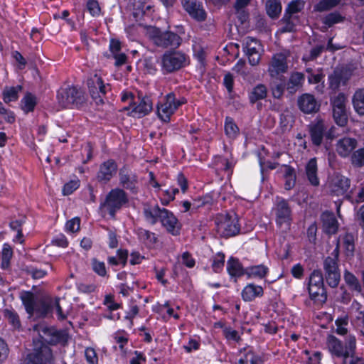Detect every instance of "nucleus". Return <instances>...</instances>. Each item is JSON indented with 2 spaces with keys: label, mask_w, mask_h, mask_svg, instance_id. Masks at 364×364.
Here are the masks:
<instances>
[{
  "label": "nucleus",
  "mask_w": 364,
  "mask_h": 364,
  "mask_svg": "<svg viewBox=\"0 0 364 364\" xmlns=\"http://www.w3.org/2000/svg\"><path fill=\"white\" fill-rule=\"evenodd\" d=\"M45 336L49 338H44L40 335L43 341L39 346L36 343L33 352L29 353L23 364H51L53 361L52 350L44 343L55 346L65 345L68 341V333L65 330H57L51 327H43L41 330Z\"/></svg>",
  "instance_id": "f257e3e1"
},
{
  "label": "nucleus",
  "mask_w": 364,
  "mask_h": 364,
  "mask_svg": "<svg viewBox=\"0 0 364 364\" xmlns=\"http://www.w3.org/2000/svg\"><path fill=\"white\" fill-rule=\"evenodd\" d=\"M142 213L148 224L154 225L160 223L167 233L175 237L181 235L183 225L171 210L160 207L158 203H145Z\"/></svg>",
  "instance_id": "f03ea898"
},
{
  "label": "nucleus",
  "mask_w": 364,
  "mask_h": 364,
  "mask_svg": "<svg viewBox=\"0 0 364 364\" xmlns=\"http://www.w3.org/2000/svg\"><path fill=\"white\" fill-rule=\"evenodd\" d=\"M177 32L166 30L163 31L160 28L153 27L149 31V38L156 47L161 48L176 49L182 43L181 34H184L183 26H177Z\"/></svg>",
  "instance_id": "7ed1b4c3"
},
{
  "label": "nucleus",
  "mask_w": 364,
  "mask_h": 364,
  "mask_svg": "<svg viewBox=\"0 0 364 364\" xmlns=\"http://www.w3.org/2000/svg\"><path fill=\"white\" fill-rule=\"evenodd\" d=\"M326 346L332 358H341L345 363L352 354H355L356 338L355 336L349 334L342 341L333 335H328Z\"/></svg>",
  "instance_id": "20e7f679"
},
{
  "label": "nucleus",
  "mask_w": 364,
  "mask_h": 364,
  "mask_svg": "<svg viewBox=\"0 0 364 364\" xmlns=\"http://www.w3.org/2000/svg\"><path fill=\"white\" fill-rule=\"evenodd\" d=\"M128 202L127 192L120 188H114L107 193L105 200L100 203L99 208L104 217L108 215L109 218L114 220L116 218L117 213Z\"/></svg>",
  "instance_id": "39448f33"
},
{
  "label": "nucleus",
  "mask_w": 364,
  "mask_h": 364,
  "mask_svg": "<svg viewBox=\"0 0 364 364\" xmlns=\"http://www.w3.org/2000/svg\"><path fill=\"white\" fill-rule=\"evenodd\" d=\"M56 97L58 104L63 108L79 109L86 101L84 90L74 85L60 87L57 91Z\"/></svg>",
  "instance_id": "423d86ee"
},
{
  "label": "nucleus",
  "mask_w": 364,
  "mask_h": 364,
  "mask_svg": "<svg viewBox=\"0 0 364 364\" xmlns=\"http://www.w3.org/2000/svg\"><path fill=\"white\" fill-rule=\"evenodd\" d=\"M185 97L176 98L174 92L167 93L156 105V113L159 119L164 122L169 123L171 116L175 114L177 109L182 105L187 103Z\"/></svg>",
  "instance_id": "0eeeda50"
},
{
  "label": "nucleus",
  "mask_w": 364,
  "mask_h": 364,
  "mask_svg": "<svg viewBox=\"0 0 364 364\" xmlns=\"http://www.w3.org/2000/svg\"><path fill=\"white\" fill-rule=\"evenodd\" d=\"M20 299L26 312L30 316L36 315L38 317L45 318L53 309L52 304L44 299L37 302L36 296L31 291H23L20 294Z\"/></svg>",
  "instance_id": "6e6552de"
},
{
  "label": "nucleus",
  "mask_w": 364,
  "mask_h": 364,
  "mask_svg": "<svg viewBox=\"0 0 364 364\" xmlns=\"http://www.w3.org/2000/svg\"><path fill=\"white\" fill-rule=\"evenodd\" d=\"M216 231L221 237L229 238L240 232V224L237 215L230 213L219 214L215 220Z\"/></svg>",
  "instance_id": "1a4fd4ad"
},
{
  "label": "nucleus",
  "mask_w": 364,
  "mask_h": 364,
  "mask_svg": "<svg viewBox=\"0 0 364 364\" xmlns=\"http://www.w3.org/2000/svg\"><path fill=\"white\" fill-rule=\"evenodd\" d=\"M189 57L181 51H166L161 57V70L164 74L176 72L188 64Z\"/></svg>",
  "instance_id": "9d476101"
},
{
  "label": "nucleus",
  "mask_w": 364,
  "mask_h": 364,
  "mask_svg": "<svg viewBox=\"0 0 364 364\" xmlns=\"http://www.w3.org/2000/svg\"><path fill=\"white\" fill-rule=\"evenodd\" d=\"M87 86L89 93L96 105H104V98L107 95V87L109 86V84H105L100 75L94 74L87 80Z\"/></svg>",
  "instance_id": "9b49d317"
},
{
  "label": "nucleus",
  "mask_w": 364,
  "mask_h": 364,
  "mask_svg": "<svg viewBox=\"0 0 364 364\" xmlns=\"http://www.w3.org/2000/svg\"><path fill=\"white\" fill-rule=\"evenodd\" d=\"M308 131L311 144L316 147L321 146L324 138L327 139L333 138L331 130L327 131V127L321 119H316L311 122L308 126Z\"/></svg>",
  "instance_id": "f8f14e48"
},
{
  "label": "nucleus",
  "mask_w": 364,
  "mask_h": 364,
  "mask_svg": "<svg viewBox=\"0 0 364 364\" xmlns=\"http://www.w3.org/2000/svg\"><path fill=\"white\" fill-rule=\"evenodd\" d=\"M274 214L277 227L282 228L285 225L288 228H290L293 220L292 210L287 200L282 197H277Z\"/></svg>",
  "instance_id": "ddd939ff"
},
{
  "label": "nucleus",
  "mask_w": 364,
  "mask_h": 364,
  "mask_svg": "<svg viewBox=\"0 0 364 364\" xmlns=\"http://www.w3.org/2000/svg\"><path fill=\"white\" fill-rule=\"evenodd\" d=\"M119 182L122 189L132 194L139 192L138 176L126 166H123L119 171Z\"/></svg>",
  "instance_id": "4468645a"
},
{
  "label": "nucleus",
  "mask_w": 364,
  "mask_h": 364,
  "mask_svg": "<svg viewBox=\"0 0 364 364\" xmlns=\"http://www.w3.org/2000/svg\"><path fill=\"white\" fill-rule=\"evenodd\" d=\"M153 109L152 101L150 97L144 96L139 97L138 102H132L124 110H131L130 115L136 118H141L149 114Z\"/></svg>",
  "instance_id": "2eb2a0df"
},
{
  "label": "nucleus",
  "mask_w": 364,
  "mask_h": 364,
  "mask_svg": "<svg viewBox=\"0 0 364 364\" xmlns=\"http://www.w3.org/2000/svg\"><path fill=\"white\" fill-rule=\"evenodd\" d=\"M118 166L117 162L109 159L100 164L99 169L96 173V179L100 184L108 183L117 174Z\"/></svg>",
  "instance_id": "dca6fc26"
},
{
  "label": "nucleus",
  "mask_w": 364,
  "mask_h": 364,
  "mask_svg": "<svg viewBox=\"0 0 364 364\" xmlns=\"http://www.w3.org/2000/svg\"><path fill=\"white\" fill-rule=\"evenodd\" d=\"M288 63L287 57L283 53H277L273 55L269 65L268 73L271 77H277L283 75L282 74L287 72Z\"/></svg>",
  "instance_id": "f3484780"
},
{
  "label": "nucleus",
  "mask_w": 364,
  "mask_h": 364,
  "mask_svg": "<svg viewBox=\"0 0 364 364\" xmlns=\"http://www.w3.org/2000/svg\"><path fill=\"white\" fill-rule=\"evenodd\" d=\"M183 9L189 16L197 22H203L207 18L203 4L198 0H181Z\"/></svg>",
  "instance_id": "a211bd4d"
},
{
  "label": "nucleus",
  "mask_w": 364,
  "mask_h": 364,
  "mask_svg": "<svg viewBox=\"0 0 364 364\" xmlns=\"http://www.w3.org/2000/svg\"><path fill=\"white\" fill-rule=\"evenodd\" d=\"M323 232L331 237L336 235L339 229L338 221L333 212L323 211L320 216Z\"/></svg>",
  "instance_id": "6ab92c4d"
},
{
  "label": "nucleus",
  "mask_w": 364,
  "mask_h": 364,
  "mask_svg": "<svg viewBox=\"0 0 364 364\" xmlns=\"http://www.w3.org/2000/svg\"><path fill=\"white\" fill-rule=\"evenodd\" d=\"M328 262H323V267L324 271L323 277L327 284L331 288H336L341 281V272L339 264H335L331 260Z\"/></svg>",
  "instance_id": "aec40b11"
},
{
  "label": "nucleus",
  "mask_w": 364,
  "mask_h": 364,
  "mask_svg": "<svg viewBox=\"0 0 364 364\" xmlns=\"http://www.w3.org/2000/svg\"><path fill=\"white\" fill-rule=\"evenodd\" d=\"M297 106L304 114H314L319 111L321 105L314 95L310 93H304L297 99Z\"/></svg>",
  "instance_id": "412c9836"
},
{
  "label": "nucleus",
  "mask_w": 364,
  "mask_h": 364,
  "mask_svg": "<svg viewBox=\"0 0 364 364\" xmlns=\"http://www.w3.org/2000/svg\"><path fill=\"white\" fill-rule=\"evenodd\" d=\"M357 146L358 141L355 138L343 136L337 141L336 151L340 157L346 159L350 156Z\"/></svg>",
  "instance_id": "4be33fe9"
},
{
  "label": "nucleus",
  "mask_w": 364,
  "mask_h": 364,
  "mask_svg": "<svg viewBox=\"0 0 364 364\" xmlns=\"http://www.w3.org/2000/svg\"><path fill=\"white\" fill-rule=\"evenodd\" d=\"M226 270L231 279L236 282L238 279L247 274V267L245 268L237 257L231 256L227 261Z\"/></svg>",
  "instance_id": "5701e85b"
},
{
  "label": "nucleus",
  "mask_w": 364,
  "mask_h": 364,
  "mask_svg": "<svg viewBox=\"0 0 364 364\" xmlns=\"http://www.w3.org/2000/svg\"><path fill=\"white\" fill-rule=\"evenodd\" d=\"M360 276L362 284L353 273L347 270L344 272L343 278L352 292H355L357 295L360 294L364 297V269L360 272Z\"/></svg>",
  "instance_id": "b1692460"
},
{
  "label": "nucleus",
  "mask_w": 364,
  "mask_h": 364,
  "mask_svg": "<svg viewBox=\"0 0 364 364\" xmlns=\"http://www.w3.org/2000/svg\"><path fill=\"white\" fill-rule=\"evenodd\" d=\"M350 186V180L343 175L336 176L331 184L332 196H341L347 193Z\"/></svg>",
  "instance_id": "393cba45"
},
{
  "label": "nucleus",
  "mask_w": 364,
  "mask_h": 364,
  "mask_svg": "<svg viewBox=\"0 0 364 364\" xmlns=\"http://www.w3.org/2000/svg\"><path fill=\"white\" fill-rule=\"evenodd\" d=\"M263 295V287L254 283L247 284L241 291V297L245 302L253 301L256 298L262 297Z\"/></svg>",
  "instance_id": "a878e982"
},
{
  "label": "nucleus",
  "mask_w": 364,
  "mask_h": 364,
  "mask_svg": "<svg viewBox=\"0 0 364 364\" xmlns=\"http://www.w3.org/2000/svg\"><path fill=\"white\" fill-rule=\"evenodd\" d=\"M305 82V75L300 72H293L291 73L288 80L286 79L287 90L290 95H294L304 85Z\"/></svg>",
  "instance_id": "bb28decb"
},
{
  "label": "nucleus",
  "mask_w": 364,
  "mask_h": 364,
  "mask_svg": "<svg viewBox=\"0 0 364 364\" xmlns=\"http://www.w3.org/2000/svg\"><path fill=\"white\" fill-rule=\"evenodd\" d=\"M305 174L309 183L314 187L320 185V179L318 176V164L316 157L310 159L305 166Z\"/></svg>",
  "instance_id": "cd10ccee"
},
{
  "label": "nucleus",
  "mask_w": 364,
  "mask_h": 364,
  "mask_svg": "<svg viewBox=\"0 0 364 364\" xmlns=\"http://www.w3.org/2000/svg\"><path fill=\"white\" fill-rule=\"evenodd\" d=\"M299 21V16H291L284 13L282 18L279 20L281 26L279 31L281 33H295L297 31L296 26Z\"/></svg>",
  "instance_id": "c85d7f7f"
},
{
  "label": "nucleus",
  "mask_w": 364,
  "mask_h": 364,
  "mask_svg": "<svg viewBox=\"0 0 364 364\" xmlns=\"http://www.w3.org/2000/svg\"><path fill=\"white\" fill-rule=\"evenodd\" d=\"M240 353L238 364H263L262 358L251 347L241 348Z\"/></svg>",
  "instance_id": "c756f323"
},
{
  "label": "nucleus",
  "mask_w": 364,
  "mask_h": 364,
  "mask_svg": "<svg viewBox=\"0 0 364 364\" xmlns=\"http://www.w3.org/2000/svg\"><path fill=\"white\" fill-rule=\"evenodd\" d=\"M272 78L269 87L272 97L274 99L280 100L287 90L286 77L284 75H280Z\"/></svg>",
  "instance_id": "7c9ffc66"
},
{
  "label": "nucleus",
  "mask_w": 364,
  "mask_h": 364,
  "mask_svg": "<svg viewBox=\"0 0 364 364\" xmlns=\"http://www.w3.org/2000/svg\"><path fill=\"white\" fill-rule=\"evenodd\" d=\"M311 300L316 304H323L327 301V290L325 287L308 286Z\"/></svg>",
  "instance_id": "2f4dec72"
},
{
  "label": "nucleus",
  "mask_w": 364,
  "mask_h": 364,
  "mask_svg": "<svg viewBox=\"0 0 364 364\" xmlns=\"http://www.w3.org/2000/svg\"><path fill=\"white\" fill-rule=\"evenodd\" d=\"M269 269L264 264L252 265L247 267V279H264L269 274Z\"/></svg>",
  "instance_id": "473e14b6"
},
{
  "label": "nucleus",
  "mask_w": 364,
  "mask_h": 364,
  "mask_svg": "<svg viewBox=\"0 0 364 364\" xmlns=\"http://www.w3.org/2000/svg\"><path fill=\"white\" fill-rule=\"evenodd\" d=\"M267 97V88L265 85L259 83L255 86L248 93V100L251 105H254L259 100H264Z\"/></svg>",
  "instance_id": "72a5a7b5"
},
{
  "label": "nucleus",
  "mask_w": 364,
  "mask_h": 364,
  "mask_svg": "<svg viewBox=\"0 0 364 364\" xmlns=\"http://www.w3.org/2000/svg\"><path fill=\"white\" fill-rule=\"evenodd\" d=\"M3 314L5 319L14 330L18 332L23 330L19 315L14 309H5Z\"/></svg>",
  "instance_id": "f704fd0d"
},
{
  "label": "nucleus",
  "mask_w": 364,
  "mask_h": 364,
  "mask_svg": "<svg viewBox=\"0 0 364 364\" xmlns=\"http://www.w3.org/2000/svg\"><path fill=\"white\" fill-rule=\"evenodd\" d=\"M23 89V86L18 85L16 86H5L2 91V99L6 104L16 102L18 99V93Z\"/></svg>",
  "instance_id": "c9c22d12"
},
{
  "label": "nucleus",
  "mask_w": 364,
  "mask_h": 364,
  "mask_svg": "<svg viewBox=\"0 0 364 364\" xmlns=\"http://www.w3.org/2000/svg\"><path fill=\"white\" fill-rule=\"evenodd\" d=\"M37 104L36 96L30 92H27L21 100V109L25 114H28L34 111Z\"/></svg>",
  "instance_id": "e433bc0d"
},
{
  "label": "nucleus",
  "mask_w": 364,
  "mask_h": 364,
  "mask_svg": "<svg viewBox=\"0 0 364 364\" xmlns=\"http://www.w3.org/2000/svg\"><path fill=\"white\" fill-rule=\"evenodd\" d=\"M282 167L284 168V188L287 191L291 190L295 186L296 181L295 169L293 166L287 164H283Z\"/></svg>",
  "instance_id": "4c0bfd02"
},
{
  "label": "nucleus",
  "mask_w": 364,
  "mask_h": 364,
  "mask_svg": "<svg viewBox=\"0 0 364 364\" xmlns=\"http://www.w3.org/2000/svg\"><path fill=\"white\" fill-rule=\"evenodd\" d=\"M224 131L228 138L235 139L240 134V129L235 122V119L227 116L225 119Z\"/></svg>",
  "instance_id": "58836bf2"
},
{
  "label": "nucleus",
  "mask_w": 364,
  "mask_h": 364,
  "mask_svg": "<svg viewBox=\"0 0 364 364\" xmlns=\"http://www.w3.org/2000/svg\"><path fill=\"white\" fill-rule=\"evenodd\" d=\"M265 9L267 14L270 18H278L282 9L280 0H267Z\"/></svg>",
  "instance_id": "ea45409f"
},
{
  "label": "nucleus",
  "mask_w": 364,
  "mask_h": 364,
  "mask_svg": "<svg viewBox=\"0 0 364 364\" xmlns=\"http://www.w3.org/2000/svg\"><path fill=\"white\" fill-rule=\"evenodd\" d=\"M355 112L360 116H364V88L358 89L352 99Z\"/></svg>",
  "instance_id": "a19ab883"
},
{
  "label": "nucleus",
  "mask_w": 364,
  "mask_h": 364,
  "mask_svg": "<svg viewBox=\"0 0 364 364\" xmlns=\"http://www.w3.org/2000/svg\"><path fill=\"white\" fill-rule=\"evenodd\" d=\"M136 234L140 240L151 246L155 245L159 241L158 237L154 232L143 228H138Z\"/></svg>",
  "instance_id": "79ce46f5"
},
{
  "label": "nucleus",
  "mask_w": 364,
  "mask_h": 364,
  "mask_svg": "<svg viewBox=\"0 0 364 364\" xmlns=\"http://www.w3.org/2000/svg\"><path fill=\"white\" fill-rule=\"evenodd\" d=\"M343 246L346 256H353L355 252V237L351 232H346L342 236Z\"/></svg>",
  "instance_id": "37998d69"
},
{
  "label": "nucleus",
  "mask_w": 364,
  "mask_h": 364,
  "mask_svg": "<svg viewBox=\"0 0 364 364\" xmlns=\"http://www.w3.org/2000/svg\"><path fill=\"white\" fill-rule=\"evenodd\" d=\"M214 203V198L212 193H207L205 195L198 196L193 199V209L197 210L198 208L212 206Z\"/></svg>",
  "instance_id": "c03bdc74"
},
{
  "label": "nucleus",
  "mask_w": 364,
  "mask_h": 364,
  "mask_svg": "<svg viewBox=\"0 0 364 364\" xmlns=\"http://www.w3.org/2000/svg\"><path fill=\"white\" fill-rule=\"evenodd\" d=\"M225 255L223 252H217L212 258L211 268L213 272L220 273L224 268Z\"/></svg>",
  "instance_id": "a18cd8bd"
},
{
  "label": "nucleus",
  "mask_w": 364,
  "mask_h": 364,
  "mask_svg": "<svg viewBox=\"0 0 364 364\" xmlns=\"http://www.w3.org/2000/svg\"><path fill=\"white\" fill-rule=\"evenodd\" d=\"M306 1L304 0L291 1L284 10V14L296 16V14L301 12L305 7Z\"/></svg>",
  "instance_id": "49530a36"
},
{
  "label": "nucleus",
  "mask_w": 364,
  "mask_h": 364,
  "mask_svg": "<svg viewBox=\"0 0 364 364\" xmlns=\"http://www.w3.org/2000/svg\"><path fill=\"white\" fill-rule=\"evenodd\" d=\"M350 161L354 168L364 166V147L354 150L350 155Z\"/></svg>",
  "instance_id": "de8ad7c7"
},
{
  "label": "nucleus",
  "mask_w": 364,
  "mask_h": 364,
  "mask_svg": "<svg viewBox=\"0 0 364 364\" xmlns=\"http://www.w3.org/2000/svg\"><path fill=\"white\" fill-rule=\"evenodd\" d=\"M91 265L92 271L100 277H106L107 279L109 277L104 262L93 258L91 261Z\"/></svg>",
  "instance_id": "09e8293b"
},
{
  "label": "nucleus",
  "mask_w": 364,
  "mask_h": 364,
  "mask_svg": "<svg viewBox=\"0 0 364 364\" xmlns=\"http://www.w3.org/2000/svg\"><path fill=\"white\" fill-rule=\"evenodd\" d=\"M308 286L325 287L324 277L321 269L312 271L309 278Z\"/></svg>",
  "instance_id": "8fccbe9b"
},
{
  "label": "nucleus",
  "mask_w": 364,
  "mask_h": 364,
  "mask_svg": "<svg viewBox=\"0 0 364 364\" xmlns=\"http://www.w3.org/2000/svg\"><path fill=\"white\" fill-rule=\"evenodd\" d=\"M346 97L343 92H339L337 95L331 97L330 102L332 111L346 108Z\"/></svg>",
  "instance_id": "3c124183"
},
{
  "label": "nucleus",
  "mask_w": 364,
  "mask_h": 364,
  "mask_svg": "<svg viewBox=\"0 0 364 364\" xmlns=\"http://www.w3.org/2000/svg\"><path fill=\"white\" fill-rule=\"evenodd\" d=\"M344 20V16H343L339 12L334 11L327 14L325 16L323 19V23L330 28L336 23L343 22Z\"/></svg>",
  "instance_id": "603ef678"
},
{
  "label": "nucleus",
  "mask_w": 364,
  "mask_h": 364,
  "mask_svg": "<svg viewBox=\"0 0 364 364\" xmlns=\"http://www.w3.org/2000/svg\"><path fill=\"white\" fill-rule=\"evenodd\" d=\"M341 0H320L315 5V10L319 12L329 11L338 6Z\"/></svg>",
  "instance_id": "864d4df0"
},
{
  "label": "nucleus",
  "mask_w": 364,
  "mask_h": 364,
  "mask_svg": "<svg viewBox=\"0 0 364 364\" xmlns=\"http://www.w3.org/2000/svg\"><path fill=\"white\" fill-rule=\"evenodd\" d=\"M333 117L335 123L338 126H346L348 124V114L346 108L333 111Z\"/></svg>",
  "instance_id": "5fc2aeb1"
},
{
  "label": "nucleus",
  "mask_w": 364,
  "mask_h": 364,
  "mask_svg": "<svg viewBox=\"0 0 364 364\" xmlns=\"http://www.w3.org/2000/svg\"><path fill=\"white\" fill-rule=\"evenodd\" d=\"M215 164L216 165L220 164L221 166H223V170L225 172H228V175L232 174L235 163H233L232 161H230L227 158L219 155L215 156Z\"/></svg>",
  "instance_id": "6e6d98bb"
},
{
  "label": "nucleus",
  "mask_w": 364,
  "mask_h": 364,
  "mask_svg": "<svg viewBox=\"0 0 364 364\" xmlns=\"http://www.w3.org/2000/svg\"><path fill=\"white\" fill-rule=\"evenodd\" d=\"M114 339L119 345V348L121 350H123L124 346H127L129 342V334L124 330H118L114 334Z\"/></svg>",
  "instance_id": "4d7b16f0"
},
{
  "label": "nucleus",
  "mask_w": 364,
  "mask_h": 364,
  "mask_svg": "<svg viewBox=\"0 0 364 364\" xmlns=\"http://www.w3.org/2000/svg\"><path fill=\"white\" fill-rule=\"evenodd\" d=\"M353 68H352L350 66L346 65L342 67L338 71H336V73L338 74L341 80L342 81V85H346L353 75Z\"/></svg>",
  "instance_id": "13d9d810"
},
{
  "label": "nucleus",
  "mask_w": 364,
  "mask_h": 364,
  "mask_svg": "<svg viewBox=\"0 0 364 364\" xmlns=\"http://www.w3.org/2000/svg\"><path fill=\"white\" fill-rule=\"evenodd\" d=\"M257 157L259 165L260 166V171L262 173H263L265 170H274L279 166V163L277 162L266 161L265 157L262 156L261 153H258Z\"/></svg>",
  "instance_id": "bf43d9fd"
},
{
  "label": "nucleus",
  "mask_w": 364,
  "mask_h": 364,
  "mask_svg": "<svg viewBox=\"0 0 364 364\" xmlns=\"http://www.w3.org/2000/svg\"><path fill=\"white\" fill-rule=\"evenodd\" d=\"M80 181L79 179L70 180L65 183L62 189L63 196H69L72 194L80 187Z\"/></svg>",
  "instance_id": "052dcab7"
},
{
  "label": "nucleus",
  "mask_w": 364,
  "mask_h": 364,
  "mask_svg": "<svg viewBox=\"0 0 364 364\" xmlns=\"http://www.w3.org/2000/svg\"><path fill=\"white\" fill-rule=\"evenodd\" d=\"M353 295L347 288L342 285L339 287L338 301L345 305H348L352 300Z\"/></svg>",
  "instance_id": "680f3d73"
},
{
  "label": "nucleus",
  "mask_w": 364,
  "mask_h": 364,
  "mask_svg": "<svg viewBox=\"0 0 364 364\" xmlns=\"http://www.w3.org/2000/svg\"><path fill=\"white\" fill-rule=\"evenodd\" d=\"M335 324L336 326V328L335 332L340 336L347 335L348 328L347 326L348 324V318L346 317L344 318H338L335 321Z\"/></svg>",
  "instance_id": "e2e57ef3"
},
{
  "label": "nucleus",
  "mask_w": 364,
  "mask_h": 364,
  "mask_svg": "<svg viewBox=\"0 0 364 364\" xmlns=\"http://www.w3.org/2000/svg\"><path fill=\"white\" fill-rule=\"evenodd\" d=\"M86 9L92 17L99 16L101 14V8L97 0H88L86 4Z\"/></svg>",
  "instance_id": "0e129e2a"
},
{
  "label": "nucleus",
  "mask_w": 364,
  "mask_h": 364,
  "mask_svg": "<svg viewBox=\"0 0 364 364\" xmlns=\"http://www.w3.org/2000/svg\"><path fill=\"white\" fill-rule=\"evenodd\" d=\"M223 334L227 341H232L236 343H239L241 341V337L239 335L238 331L230 326L224 328Z\"/></svg>",
  "instance_id": "69168bd1"
},
{
  "label": "nucleus",
  "mask_w": 364,
  "mask_h": 364,
  "mask_svg": "<svg viewBox=\"0 0 364 364\" xmlns=\"http://www.w3.org/2000/svg\"><path fill=\"white\" fill-rule=\"evenodd\" d=\"M306 72L309 73L308 82L309 84H318L320 82H324L325 75L322 72L314 73L311 68H308Z\"/></svg>",
  "instance_id": "338daca9"
},
{
  "label": "nucleus",
  "mask_w": 364,
  "mask_h": 364,
  "mask_svg": "<svg viewBox=\"0 0 364 364\" xmlns=\"http://www.w3.org/2000/svg\"><path fill=\"white\" fill-rule=\"evenodd\" d=\"M85 357L88 364H98V357L93 348L88 347L85 349Z\"/></svg>",
  "instance_id": "774afa93"
}]
</instances>
